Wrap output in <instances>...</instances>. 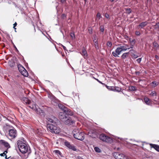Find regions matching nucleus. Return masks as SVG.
Masks as SVG:
<instances>
[{"instance_id":"f257e3e1","label":"nucleus","mask_w":159,"mask_h":159,"mask_svg":"<svg viewBox=\"0 0 159 159\" xmlns=\"http://www.w3.org/2000/svg\"><path fill=\"white\" fill-rule=\"evenodd\" d=\"M59 120H48L47 122V126L48 130L52 133L58 134L60 132L59 127H57L56 126ZM59 122V121H58Z\"/></svg>"},{"instance_id":"f03ea898","label":"nucleus","mask_w":159,"mask_h":159,"mask_svg":"<svg viewBox=\"0 0 159 159\" xmlns=\"http://www.w3.org/2000/svg\"><path fill=\"white\" fill-rule=\"evenodd\" d=\"M17 145L20 151L22 153L25 154L29 152H30V148L26 144L20 140L17 141Z\"/></svg>"},{"instance_id":"7ed1b4c3","label":"nucleus","mask_w":159,"mask_h":159,"mask_svg":"<svg viewBox=\"0 0 159 159\" xmlns=\"http://www.w3.org/2000/svg\"><path fill=\"white\" fill-rule=\"evenodd\" d=\"M73 133L74 137L75 139L81 141L84 139V133L80 131L78 129H75Z\"/></svg>"},{"instance_id":"20e7f679","label":"nucleus","mask_w":159,"mask_h":159,"mask_svg":"<svg viewBox=\"0 0 159 159\" xmlns=\"http://www.w3.org/2000/svg\"><path fill=\"white\" fill-rule=\"evenodd\" d=\"M99 138L101 140L105 142L111 143L113 142V140L111 138L104 134H100Z\"/></svg>"},{"instance_id":"39448f33","label":"nucleus","mask_w":159,"mask_h":159,"mask_svg":"<svg viewBox=\"0 0 159 159\" xmlns=\"http://www.w3.org/2000/svg\"><path fill=\"white\" fill-rule=\"evenodd\" d=\"M113 155L116 159H128L127 157L122 153L119 152H114Z\"/></svg>"},{"instance_id":"423d86ee","label":"nucleus","mask_w":159,"mask_h":159,"mask_svg":"<svg viewBox=\"0 0 159 159\" xmlns=\"http://www.w3.org/2000/svg\"><path fill=\"white\" fill-rule=\"evenodd\" d=\"M8 134L9 137L13 139L17 136V131L15 129H11L9 130Z\"/></svg>"},{"instance_id":"0eeeda50","label":"nucleus","mask_w":159,"mask_h":159,"mask_svg":"<svg viewBox=\"0 0 159 159\" xmlns=\"http://www.w3.org/2000/svg\"><path fill=\"white\" fill-rule=\"evenodd\" d=\"M58 117L59 119H71V118L69 117L66 116V112H61L59 113Z\"/></svg>"},{"instance_id":"6e6552de","label":"nucleus","mask_w":159,"mask_h":159,"mask_svg":"<svg viewBox=\"0 0 159 159\" xmlns=\"http://www.w3.org/2000/svg\"><path fill=\"white\" fill-rule=\"evenodd\" d=\"M122 52V50L120 47H119L116 49L115 51L112 52V54L115 57H119L118 55L120 54Z\"/></svg>"},{"instance_id":"1a4fd4ad","label":"nucleus","mask_w":159,"mask_h":159,"mask_svg":"<svg viewBox=\"0 0 159 159\" xmlns=\"http://www.w3.org/2000/svg\"><path fill=\"white\" fill-rule=\"evenodd\" d=\"M65 145L69 148L71 149L74 151H76V149L75 147L70 144V143L67 141H65L64 143Z\"/></svg>"},{"instance_id":"9d476101","label":"nucleus","mask_w":159,"mask_h":159,"mask_svg":"<svg viewBox=\"0 0 159 159\" xmlns=\"http://www.w3.org/2000/svg\"><path fill=\"white\" fill-rule=\"evenodd\" d=\"M97 133L95 130H91L88 132V135L92 137L95 138L96 136Z\"/></svg>"},{"instance_id":"9b49d317","label":"nucleus","mask_w":159,"mask_h":159,"mask_svg":"<svg viewBox=\"0 0 159 159\" xmlns=\"http://www.w3.org/2000/svg\"><path fill=\"white\" fill-rule=\"evenodd\" d=\"M0 143L2 144V146H3L6 147L7 148V150L8 148L10 147L8 143L4 140H1L0 141Z\"/></svg>"},{"instance_id":"f8f14e48","label":"nucleus","mask_w":159,"mask_h":159,"mask_svg":"<svg viewBox=\"0 0 159 159\" xmlns=\"http://www.w3.org/2000/svg\"><path fill=\"white\" fill-rule=\"evenodd\" d=\"M80 53L84 58H86L87 57V52L84 47H83L82 52Z\"/></svg>"},{"instance_id":"ddd939ff","label":"nucleus","mask_w":159,"mask_h":159,"mask_svg":"<svg viewBox=\"0 0 159 159\" xmlns=\"http://www.w3.org/2000/svg\"><path fill=\"white\" fill-rule=\"evenodd\" d=\"M58 106L60 109V111L65 112L67 111V108L66 107L61 104H59Z\"/></svg>"},{"instance_id":"4468645a","label":"nucleus","mask_w":159,"mask_h":159,"mask_svg":"<svg viewBox=\"0 0 159 159\" xmlns=\"http://www.w3.org/2000/svg\"><path fill=\"white\" fill-rule=\"evenodd\" d=\"M148 24V22L146 21L143 22L141 23L139 25L137 26V27L138 28H139L140 27L141 29H143Z\"/></svg>"},{"instance_id":"2eb2a0df","label":"nucleus","mask_w":159,"mask_h":159,"mask_svg":"<svg viewBox=\"0 0 159 159\" xmlns=\"http://www.w3.org/2000/svg\"><path fill=\"white\" fill-rule=\"evenodd\" d=\"M64 122L66 125H70L74 123L75 121L74 120H65Z\"/></svg>"},{"instance_id":"dca6fc26","label":"nucleus","mask_w":159,"mask_h":159,"mask_svg":"<svg viewBox=\"0 0 159 159\" xmlns=\"http://www.w3.org/2000/svg\"><path fill=\"white\" fill-rule=\"evenodd\" d=\"M150 145L151 148H153L156 151L159 152V145L152 143L150 144Z\"/></svg>"},{"instance_id":"f3484780","label":"nucleus","mask_w":159,"mask_h":159,"mask_svg":"<svg viewBox=\"0 0 159 159\" xmlns=\"http://www.w3.org/2000/svg\"><path fill=\"white\" fill-rule=\"evenodd\" d=\"M23 102L24 103H25L27 104H30L31 102L27 98H24L23 99Z\"/></svg>"},{"instance_id":"a211bd4d","label":"nucleus","mask_w":159,"mask_h":159,"mask_svg":"<svg viewBox=\"0 0 159 159\" xmlns=\"http://www.w3.org/2000/svg\"><path fill=\"white\" fill-rule=\"evenodd\" d=\"M18 68L19 71L20 73L25 69L20 65H18Z\"/></svg>"},{"instance_id":"6ab92c4d","label":"nucleus","mask_w":159,"mask_h":159,"mask_svg":"<svg viewBox=\"0 0 159 159\" xmlns=\"http://www.w3.org/2000/svg\"><path fill=\"white\" fill-rule=\"evenodd\" d=\"M129 55V52H125L121 56L122 59H124L128 57Z\"/></svg>"},{"instance_id":"aec40b11","label":"nucleus","mask_w":159,"mask_h":159,"mask_svg":"<svg viewBox=\"0 0 159 159\" xmlns=\"http://www.w3.org/2000/svg\"><path fill=\"white\" fill-rule=\"evenodd\" d=\"M21 74H22V75H23L25 77H27L28 76V72L25 69L23 71H22L21 73Z\"/></svg>"},{"instance_id":"412c9836","label":"nucleus","mask_w":159,"mask_h":159,"mask_svg":"<svg viewBox=\"0 0 159 159\" xmlns=\"http://www.w3.org/2000/svg\"><path fill=\"white\" fill-rule=\"evenodd\" d=\"M111 90L114 91H116L118 92H120L121 90V89L119 87H115L113 88H113H112L111 89Z\"/></svg>"},{"instance_id":"4be33fe9","label":"nucleus","mask_w":159,"mask_h":159,"mask_svg":"<svg viewBox=\"0 0 159 159\" xmlns=\"http://www.w3.org/2000/svg\"><path fill=\"white\" fill-rule=\"evenodd\" d=\"M128 89L130 91H134L136 90V87L133 86H130L129 87Z\"/></svg>"},{"instance_id":"5701e85b","label":"nucleus","mask_w":159,"mask_h":159,"mask_svg":"<svg viewBox=\"0 0 159 159\" xmlns=\"http://www.w3.org/2000/svg\"><path fill=\"white\" fill-rule=\"evenodd\" d=\"M73 114V112L70 110H68L67 109V111H66V116H67L68 115L72 116Z\"/></svg>"},{"instance_id":"b1692460","label":"nucleus","mask_w":159,"mask_h":159,"mask_svg":"<svg viewBox=\"0 0 159 159\" xmlns=\"http://www.w3.org/2000/svg\"><path fill=\"white\" fill-rule=\"evenodd\" d=\"M129 41L131 45H134L135 43V41L134 39H132L131 38L129 39Z\"/></svg>"},{"instance_id":"393cba45","label":"nucleus","mask_w":159,"mask_h":159,"mask_svg":"<svg viewBox=\"0 0 159 159\" xmlns=\"http://www.w3.org/2000/svg\"><path fill=\"white\" fill-rule=\"evenodd\" d=\"M144 100L145 103L147 105H149L150 102H149V99L145 97L144 98Z\"/></svg>"},{"instance_id":"a878e982","label":"nucleus","mask_w":159,"mask_h":159,"mask_svg":"<svg viewBox=\"0 0 159 159\" xmlns=\"http://www.w3.org/2000/svg\"><path fill=\"white\" fill-rule=\"evenodd\" d=\"M120 48L121 50H122V51H125L127 50V48L125 46V44L123 46H121V45H120Z\"/></svg>"},{"instance_id":"bb28decb","label":"nucleus","mask_w":159,"mask_h":159,"mask_svg":"<svg viewBox=\"0 0 159 159\" xmlns=\"http://www.w3.org/2000/svg\"><path fill=\"white\" fill-rule=\"evenodd\" d=\"M7 150H6L3 153H1L0 155L1 156H5V158L6 159H7L8 158H7V156H6V154L7 153Z\"/></svg>"},{"instance_id":"cd10ccee","label":"nucleus","mask_w":159,"mask_h":159,"mask_svg":"<svg viewBox=\"0 0 159 159\" xmlns=\"http://www.w3.org/2000/svg\"><path fill=\"white\" fill-rule=\"evenodd\" d=\"M151 85H152V86L154 87H155L156 86H157L158 85V83L156 81H153L151 83Z\"/></svg>"},{"instance_id":"c85d7f7f","label":"nucleus","mask_w":159,"mask_h":159,"mask_svg":"<svg viewBox=\"0 0 159 159\" xmlns=\"http://www.w3.org/2000/svg\"><path fill=\"white\" fill-rule=\"evenodd\" d=\"M94 45H95V47L96 49H99V47L98 45V41H94Z\"/></svg>"},{"instance_id":"c756f323","label":"nucleus","mask_w":159,"mask_h":159,"mask_svg":"<svg viewBox=\"0 0 159 159\" xmlns=\"http://www.w3.org/2000/svg\"><path fill=\"white\" fill-rule=\"evenodd\" d=\"M153 44V46L157 48L159 46L158 43L156 41L154 42Z\"/></svg>"},{"instance_id":"7c9ffc66","label":"nucleus","mask_w":159,"mask_h":159,"mask_svg":"<svg viewBox=\"0 0 159 159\" xmlns=\"http://www.w3.org/2000/svg\"><path fill=\"white\" fill-rule=\"evenodd\" d=\"M94 150L97 152H100L101 151V150L99 148L97 147L94 148Z\"/></svg>"},{"instance_id":"2f4dec72","label":"nucleus","mask_w":159,"mask_h":159,"mask_svg":"<svg viewBox=\"0 0 159 159\" xmlns=\"http://www.w3.org/2000/svg\"><path fill=\"white\" fill-rule=\"evenodd\" d=\"M53 152L57 154V155H61V152L58 150H55L53 151Z\"/></svg>"},{"instance_id":"473e14b6","label":"nucleus","mask_w":159,"mask_h":159,"mask_svg":"<svg viewBox=\"0 0 159 159\" xmlns=\"http://www.w3.org/2000/svg\"><path fill=\"white\" fill-rule=\"evenodd\" d=\"M150 95L153 96H156L157 93L155 91H152L151 92V93L150 94Z\"/></svg>"},{"instance_id":"72a5a7b5","label":"nucleus","mask_w":159,"mask_h":159,"mask_svg":"<svg viewBox=\"0 0 159 159\" xmlns=\"http://www.w3.org/2000/svg\"><path fill=\"white\" fill-rule=\"evenodd\" d=\"M100 31L102 32H103L104 30V27L103 25H101L100 26Z\"/></svg>"},{"instance_id":"f704fd0d","label":"nucleus","mask_w":159,"mask_h":159,"mask_svg":"<svg viewBox=\"0 0 159 159\" xmlns=\"http://www.w3.org/2000/svg\"><path fill=\"white\" fill-rule=\"evenodd\" d=\"M126 13L129 14L131 12V10L130 8L126 9L125 10Z\"/></svg>"},{"instance_id":"c9c22d12","label":"nucleus","mask_w":159,"mask_h":159,"mask_svg":"<svg viewBox=\"0 0 159 159\" xmlns=\"http://www.w3.org/2000/svg\"><path fill=\"white\" fill-rule=\"evenodd\" d=\"M70 37H71V38H72V39L75 38V34L74 33H73V32L70 33Z\"/></svg>"},{"instance_id":"e433bc0d","label":"nucleus","mask_w":159,"mask_h":159,"mask_svg":"<svg viewBox=\"0 0 159 159\" xmlns=\"http://www.w3.org/2000/svg\"><path fill=\"white\" fill-rule=\"evenodd\" d=\"M104 16L107 19H110L109 15L107 13H106L105 14Z\"/></svg>"},{"instance_id":"4c0bfd02","label":"nucleus","mask_w":159,"mask_h":159,"mask_svg":"<svg viewBox=\"0 0 159 159\" xmlns=\"http://www.w3.org/2000/svg\"><path fill=\"white\" fill-rule=\"evenodd\" d=\"M107 46L110 47L112 46V43L111 42L108 41L107 43Z\"/></svg>"},{"instance_id":"58836bf2","label":"nucleus","mask_w":159,"mask_h":159,"mask_svg":"<svg viewBox=\"0 0 159 159\" xmlns=\"http://www.w3.org/2000/svg\"><path fill=\"white\" fill-rule=\"evenodd\" d=\"M138 57V56L135 54H133L132 55V57L133 58L135 59L137 58Z\"/></svg>"},{"instance_id":"ea45409f","label":"nucleus","mask_w":159,"mask_h":159,"mask_svg":"<svg viewBox=\"0 0 159 159\" xmlns=\"http://www.w3.org/2000/svg\"><path fill=\"white\" fill-rule=\"evenodd\" d=\"M96 16L99 19H100V18L102 17L100 15V14L99 13H97L96 15Z\"/></svg>"},{"instance_id":"a19ab883","label":"nucleus","mask_w":159,"mask_h":159,"mask_svg":"<svg viewBox=\"0 0 159 159\" xmlns=\"http://www.w3.org/2000/svg\"><path fill=\"white\" fill-rule=\"evenodd\" d=\"M135 34L137 36H139L140 34V33L139 31H136L135 32Z\"/></svg>"},{"instance_id":"79ce46f5","label":"nucleus","mask_w":159,"mask_h":159,"mask_svg":"<svg viewBox=\"0 0 159 159\" xmlns=\"http://www.w3.org/2000/svg\"><path fill=\"white\" fill-rule=\"evenodd\" d=\"M136 60L138 63H139L141 61V58H139L137 59Z\"/></svg>"},{"instance_id":"37998d69","label":"nucleus","mask_w":159,"mask_h":159,"mask_svg":"<svg viewBox=\"0 0 159 159\" xmlns=\"http://www.w3.org/2000/svg\"><path fill=\"white\" fill-rule=\"evenodd\" d=\"M94 39H93V42H94V41H97V40H96V35H94Z\"/></svg>"},{"instance_id":"c03bdc74","label":"nucleus","mask_w":159,"mask_h":159,"mask_svg":"<svg viewBox=\"0 0 159 159\" xmlns=\"http://www.w3.org/2000/svg\"><path fill=\"white\" fill-rule=\"evenodd\" d=\"M61 2L63 4L65 3L66 2V0H60Z\"/></svg>"},{"instance_id":"a18cd8bd","label":"nucleus","mask_w":159,"mask_h":159,"mask_svg":"<svg viewBox=\"0 0 159 159\" xmlns=\"http://www.w3.org/2000/svg\"><path fill=\"white\" fill-rule=\"evenodd\" d=\"M155 26H156V28H157L159 29V22L157 23L156 24Z\"/></svg>"},{"instance_id":"49530a36","label":"nucleus","mask_w":159,"mask_h":159,"mask_svg":"<svg viewBox=\"0 0 159 159\" xmlns=\"http://www.w3.org/2000/svg\"><path fill=\"white\" fill-rule=\"evenodd\" d=\"M61 17L62 18L64 19V18L66 17V16L64 14H62Z\"/></svg>"},{"instance_id":"de8ad7c7","label":"nucleus","mask_w":159,"mask_h":159,"mask_svg":"<svg viewBox=\"0 0 159 159\" xmlns=\"http://www.w3.org/2000/svg\"><path fill=\"white\" fill-rule=\"evenodd\" d=\"M17 25V23L16 22L14 24H13V28L15 29V30L16 29L15 28V27Z\"/></svg>"},{"instance_id":"09e8293b","label":"nucleus","mask_w":159,"mask_h":159,"mask_svg":"<svg viewBox=\"0 0 159 159\" xmlns=\"http://www.w3.org/2000/svg\"><path fill=\"white\" fill-rule=\"evenodd\" d=\"M125 47H126V48H127V49H130V48H129V46L127 45V44H125Z\"/></svg>"},{"instance_id":"8fccbe9b","label":"nucleus","mask_w":159,"mask_h":159,"mask_svg":"<svg viewBox=\"0 0 159 159\" xmlns=\"http://www.w3.org/2000/svg\"><path fill=\"white\" fill-rule=\"evenodd\" d=\"M140 72L139 71H136L135 72V74L136 75H139L140 74Z\"/></svg>"},{"instance_id":"3c124183","label":"nucleus","mask_w":159,"mask_h":159,"mask_svg":"<svg viewBox=\"0 0 159 159\" xmlns=\"http://www.w3.org/2000/svg\"><path fill=\"white\" fill-rule=\"evenodd\" d=\"M29 107L30 108H32V109H33L34 108V107L33 106V105H32V106H29Z\"/></svg>"},{"instance_id":"603ef678","label":"nucleus","mask_w":159,"mask_h":159,"mask_svg":"<svg viewBox=\"0 0 159 159\" xmlns=\"http://www.w3.org/2000/svg\"><path fill=\"white\" fill-rule=\"evenodd\" d=\"M62 46L64 50H66V48L64 46H63V45H62Z\"/></svg>"},{"instance_id":"864d4df0","label":"nucleus","mask_w":159,"mask_h":159,"mask_svg":"<svg viewBox=\"0 0 159 159\" xmlns=\"http://www.w3.org/2000/svg\"><path fill=\"white\" fill-rule=\"evenodd\" d=\"M97 80L99 83H100L102 84H103L101 81H99L98 79H97Z\"/></svg>"},{"instance_id":"5fc2aeb1","label":"nucleus","mask_w":159,"mask_h":159,"mask_svg":"<svg viewBox=\"0 0 159 159\" xmlns=\"http://www.w3.org/2000/svg\"><path fill=\"white\" fill-rule=\"evenodd\" d=\"M75 96H77V97H78V98H79V94L78 93H76L75 94Z\"/></svg>"},{"instance_id":"6e6d98bb","label":"nucleus","mask_w":159,"mask_h":159,"mask_svg":"<svg viewBox=\"0 0 159 159\" xmlns=\"http://www.w3.org/2000/svg\"><path fill=\"white\" fill-rule=\"evenodd\" d=\"M78 159H84L83 158H82L81 157H78Z\"/></svg>"},{"instance_id":"4d7b16f0","label":"nucleus","mask_w":159,"mask_h":159,"mask_svg":"<svg viewBox=\"0 0 159 159\" xmlns=\"http://www.w3.org/2000/svg\"><path fill=\"white\" fill-rule=\"evenodd\" d=\"M128 38V36L127 35H125V38L126 39H127Z\"/></svg>"},{"instance_id":"13d9d810","label":"nucleus","mask_w":159,"mask_h":159,"mask_svg":"<svg viewBox=\"0 0 159 159\" xmlns=\"http://www.w3.org/2000/svg\"><path fill=\"white\" fill-rule=\"evenodd\" d=\"M134 45H131V46L129 48H133V47Z\"/></svg>"},{"instance_id":"bf43d9fd","label":"nucleus","mask_w":159,"mask_h":159,"mask_svg":"<svg viewBox=\"0 0 159 159\" xmlns=\"http://www.w3.org/2000/svg\"><path fill=\"white\" fill-rule=\"evenodd\" d=\"M155 57L156 58H157L158 57V56L157 55H155Z\"/></svg>"},{"instance_id":"052dcab7","label":"nucleus","mask_w":159,"mask_h":159,"mask_svg":"<svg viewBox=\"0 0 159 159\" xmlns=\"http://www.w3.org/2000/svg\"><path fill=\"white\" fill-rule=\"evenodd\" d=\"M114 0H110V1L111 2H112L114 1Z\"/></svg>"},{"instance_id":"680f3d73","label":"nucleus","mask_w":159,"mask_h":159,"mask_svg":"<svg viewBox=\"0 0 159 159\" xmlns=\"http://www.w3.org/2000/svg\"><path fill=\"white\" fill-rule=\"evenodd\" d=\"M9 159H15L14 158L12 157V158H10Z\"/></svg>"},{"instance_id":"e2e57ef3","label":"nucleus","mask_w":159,"mask_h":159,"mask_svg":"<svg viewBox=\"0 0 159 159\" xmlns=\"http://www.w3.org/2000/svg\"><path fill=\"white\" fill-rule=\"evenodd\" d=\"M10 65L11 66H13L14 65H13V64H12V65H11L10 64Z\"/></svg>"},{"instance_id":"0e129e2a","label":"nucleus","mask_w":159,"mask_h":159,"mask_svg":"<svg viewBox=\"0 0 159 159\" xmlns=\"http://www.w3.org/2000/svg\"><path fill=\"white\" fill-rule=\"evenodd\" d=\"M106 87H107V88H108V87H109V86H107V85H106Z\"/></svg>"},{"instance_id":"69168bd1","label":"nucleus","mask_w":159,"mask_h":159,"mask_svg":"<svg viewBox=\"0 0 159 159\" xmlns=\"http://www.w3.org/2000/svg\"><path fill=\"white\" fill-rule=\"evenodd\" d=\"M41 113H43V111L41 110Z\"/></svg>"},{"instance_id":"338daca9","label":"nucleus","mask_w":159,"mask_h":159,"mask_svg":"<svg viewBox=\"0 0 159 159\" xmlns=\"http://www.w3.org/2000/svg\"><path fill=\"white\" fill-rule=\"evenodd\" d=\"M142 143V146H143V143Z\"/></svg>"},{"instance_id":"774afa93","label":"nucleus","mask_w":159,"mask_h":159,"mask_svg":"<svg viewBox=\"0 0 159 159\" xmlns=\"http://www.w3.org/2000/svg\"><path fill=\"white\" fill-rule=\"evenodd\" d=\"M15 48H16V49H17V48H16V47H15Z\"/></svg>"}]
</instances>
